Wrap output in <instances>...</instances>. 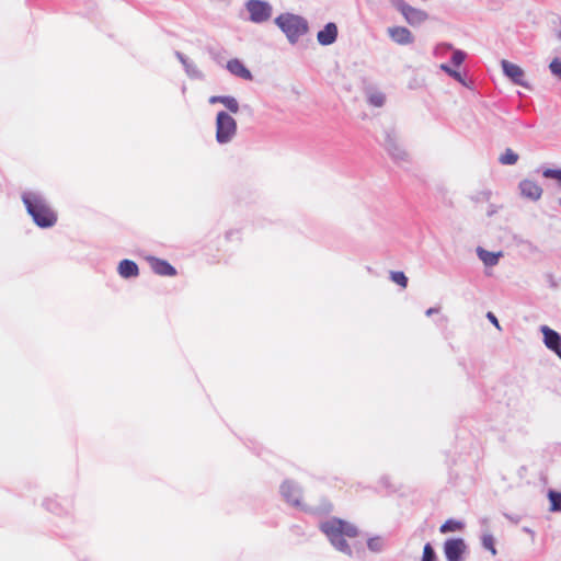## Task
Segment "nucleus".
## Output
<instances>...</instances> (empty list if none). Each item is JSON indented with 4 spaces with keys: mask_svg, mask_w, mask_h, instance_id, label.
I'll return each instance as SVG.
<instances>
[{
    "mask_svg": "<svg viewBox=\"0 0 561 561\" xmlns=\"http://www.w3.org/2000/svg\"><path fill=\"white\" fill-rule=\"evenodd\" d=\"M437 312H438V309H437V308H428V309L426 310L425 314H426L427 317H430V316H432V314H434V313H437Z\"/></svg>",
    "mask_w": 561,
    "mask_h": 561,
    "instance_id": "c9c22d12",
    "label": "nucleus"
},
{
    "mask_svg": "<svg viewBox=\"0 0 561 561\" xmlns=\"http://www.w3.org/2000/svg\"><path fill=\"white\" fill-rule=\"evenodd\" d=\"M249 20L256 24L267 22L273 13V7L263 0H248L244 4Z\"/></svg>",
    "mask_w": 561,
    "mask_h": 561,
    "instance_id": "423d86ee",
    "label": "nucleus"
},
{
    "mask_svg": "<svg viewBox=\"0 0 561 561\" xmlns=\"http://www.w3.org/2000/svg\"><path fill=\"white\" fill-rule=\"evenodd\" d=\"M503 73L514 83L524 88H528V83L525 80L524 70L516 64L503 59L501 61Z\"/></svg>",
    "mask_w": 561,
    "mask_h": 561,
    "instance_id": "9d476101",
    "label": "nucleus"
},
{
    "mask_svg": "<svg viewBox=\"0 0 561 561\" xmlns=\"http://www.w3.org/2000/svg\"><path fill=\"white\" fill-rule=\"evenodd\" d=\"M44 507L58 516L69 515L71 513V507L69 505H64L58 499L48 497L43 502Z\"/></svg>",
    "mask_w": 561,
    "mask_h": 561,
    "instance_id": "a211bd4d",
    "label": "nucleus"
},
{
    "mask_svg": "<svg viewBox=\"0 0 561 561\" xmlns=\"http://www.w3.org/2000/svg\"><path fill=\"white\" fill-rule=\"evenodd\" d=\"M477 255L485 266H495L499 263L502 252H491L481 247L477 248Z\"/></svg>",
    "mask_w": 561,
    "mask_h": 561,
    "instance_id": "aec40b11",
    "label": "nucleus"
},
{
    "mask_svg": "<svg viewBox=\"0 0 561 561\" xmlns=\"http://www.w3.org/2000/svg\"><path fill=\"white\" fill-rule=\"evenodd\" d=\"M558 38L561 41V31L558 33Z\"/></svg>",
    "mask_w": 561,
    "mask_h": 561,
    "instance_id": "58836bf2",
    "label": "nucleus"
},
{
    "mask_svg": "<svg viewBox=\"0 0 561 561\" xmlns=\"http://www.w3.org/2000/svg\"><path fill=\"white\" fill-rule=\"evenodd\" d=\"M467 546L461 538H450L444 543V553L447 561H461Z\"/></svg>",
    "mask_w": 561,
    "mask_h": 561,
    "instance_id": "1a4fd4ad",
    "label": "nucleus"
},
{
    "mask_svg": "<svg viewBox=\"0 0 561 561\" xmlns=\"http://www.w3.org/2000/svg\"><path fill=\"white\" fill-rule=\"evenodd\" d=\"M210 104L221 103L229 112L237 114L240 110L236 98L231 95H213L209 98Z\"/></svg>",
    "mask_w": 561,
    "mask_h": 561,
    "instance_id": "6ab92c4d",
    "label": "nucleus"
},
{
    "mask_svg": "<svg viewBox=\"0 0 561 561\" xmlns=\"http://www.w3.org/2000/svg\"><path fill=\"white\" fill-rule=\"evenodd\" d=\"M274 23L285 34L288 43L291 45L297 44L300 37L309 31L308 21L304 16L289 12L279 14L274 20Z\"/></svg>",
    "mask_w": 561,
    "mask_h": 561,
    "instance_id": "7ed1b4c3",
    "label": "nucleus"
},
{
    "mask_svg": "<svg viewBox=\"0 0 561 561\" xmlns=\"http://www.w3.org/2000/svg\"><path fill=\"white\" fill-rule=\"evenodd\" d=\"M147 261H148L151 270L153 271V273L157 274V275L169 276V277H172V276L176 275L175 267H173L165 260L158 259V257H154V256H149L147 259Z\"/></svg>",
    "mask_w": 561,
    "mask_h": 561,
    "instance_id": "ddd939ff",
    "label": "nucleus"
},
{
    "mask_svg": "<svg viewBox=\"0 0 561 561\" xmlns=\"http://www.w3.org/2000/svg\"><path fill=\"white\" fill-rule=\"evenodd\" d=\"M237 135L236 119L225 111L216 116V141L219 145L230 144Z\"/></svg>",
    "mask_w": 561,
    "mask_h": 561,
    "instance_id": "20e7f679",
    "label": "nucleus"
},
{
    "mask_svg": "<svg viewBox=\"0 0 561 561\" xmlns=\"http://www.w3.org/2000/svg\"><path fill=\"white\" fill-rule=\"evenodd\" d=\"M399 139L397 137V134L392 129H386L383 131V139H382V146L385 149L389 152L392 150L396 146H398Z\"/></svg>",
    "mask_w": 561,
    "mask_h": 561,
    "instance_id": "5701e85b",
    "label": "nucleus"
},
{
    "mask_svg": "<svg viewBox=\"0 0 561 561\" xmlns=\"http://www.w3.org/2000/svg\"><path fill=\"white\" fill-rule=\"evenodd\" d=\"M466 58V53L460 49H453L451 62L458 67Z\"/></svg>",
    "mask_w": 561,
    "mask_h": 561,
    "instance_id": "473e14b6",
    "label": "nucleus"
},
{
    "mask_svg": "<svg viewBox=\"0 0 561 561\" xmlns=\"http://www.w3.org/2000/svg\"><path fill=\"white\" fill-rule=\"evenodd\" d=\"M486 318L491 321V323H493L499 330H501V327H500V323H499V320L492 313V312H488L486 314Z\"/></svg>",
    "mask_w": 561,
    "mask_h": 561,
    "instance_id": "f704fd0d",
    "label": "nucleus"
},
{
    "mask_svg": "<svg viewBox=\"0 0 561 561\" xmlns=\"http://www.w3.org/2000/svg\"><path fill=\"white\" fill-rule=\"evenodd\" d=\"M482 547L486 550H489L492 556H495L497 553L494 542V537L491 534H484L481 538Z\"/></svg>",
    "mask_w": 561,
    "mask_h": 561,
    "instance_id": "bb28decb",
    "label": "nucleus"
},
{
    "mask_svg": "<svg viewBox=\"0 0 561 561\" xmlns=\"http://www.w3.org/2000/svg\"><path fill=\"white\" fill-rule=\"evenodd\" d=\"M421 561H436V553L431 543L424 546Z\"/></svg>",
    "mask_w": 561,
    "mask_h": 561,
    "instance_id": "2f4dec72",
    "label": "nucleus"
},
{
    "mask_svg": "<svg viewBox=\"0 0 561 561\" xmlns=\"http://www.w3.org/2000/svg\"><path fill=\"white\" fill-rule=\"evenodd\" d=\"M367 102L375 107H381L386 103V95L376 88H367L365 91Z\"/></svg>",
    "mask_w": 561,
    "mask_h": 561,
    "instance_id": "412c9836",
    "label": "nucleus"
},
{
    "mask_svg": "<svg viewBox=\"0 0 561 561\" xmlns=\"http://www.w3.org/2000/svg\"><path fill=\"white\" fill-rule=\"evenodd\" d=\"M440 69L445 71L448 76L460 82L462 85H466V81L459 71L451 69L446 64H442Z\"/></svg>",
    "mask_w": 561,
    "mask_h": 561,
    "instance_id": "cd10ccee",
    "label": "nucleus"
},
{
    "mask_svg": "<svg viewBox=\"0 0 561 561\" xmlns=\"http://www.w3.org/2000/svg\"><path fill=\"white\" fill-rule=\"evenodd\" d=\"M320 529L334 549L347 557H353V549L347 539H354L358 536V528L354 524L333 517L321 523Z\"/></svg>",
    "mask_w": 561,
    "mask_h": 561,
    "instance_id": "f257e3e1",
    "label": "nucleus"
},
{
    "mask_svg": "<svg viewBox=\"0 0 561 561\" xmlns=\"http://www.w3.org/2000/svg\"><path fill=\"white\" fill-rule=\"evenodd\" d=\"M394 160L404 161L408 157L405 149L399 144L388 152Z\"/></svg>",
    "mask_w": 561,
    "mask_h": 561,
    "instance_id": "c85d7f7f",
    "label": "nucleus"
},
{
    "mask_svg": "<svg viewBox=\"0 0 561 561\" xmlns=\"http://www.w3.org/2000/svg\"><path fill=\"white\" fill-rule=\"evenodd\" d=\"M540 332L543 335V344L546 347L556 353L561 359V335L548 325H541Z\"/></svg>",
    "mask_w": 561,
    "mask_h": 561,
    "instance_id": "9b49d317",
    "label": "nucleus"
},
{
    "mask_svg": "<svg viewBox=\"0 0 561 561\" xmlns=\"http://www.w3.org/2000/svg\"><path fill=\"white\" fill-rule=\"evenodd\" d=\"M518 154L512 149L507 148L499 158V161L504 165H513L517 162Z\"/></svg>",
    "mask_w": 561,
    "mask_h": 561,
    "instance_id": "393cba45",
    "label": "nucleus"
},
{
    "mask_svg": "<svg viewBox=\"0 0 561 561\" xmlns=\"http://www.w3.org/2000/svg\"><path fill=\"white\" fill-rule=\"evenodd\" d=\"M22 202L27 214L39 228H50L57 222V213L51 207L46 196L35 190L24 191Z\"/></svg>",
    "mask_w": 561,
    "mask_h": 561,
    "instance_id": "f03ea898",
    "label": "nucleus"
},
{
    "mask_svg": "<svg viewBox=\"0 0 561 561\" xmlns=\"http://www.w3.org/2000/svg\"><path fill=\"white\" fill-rule=\"evenodd\" d=\"M390 2L403 15L407 23L412 26L421 25L428 19L427 12L410 5L404 0H390Z\"/></svg>",
    "mask_w": 561,
    "mask_h": 561,
    "instance_id": "39448f33",
    "label": "nucleus"
},
{
    "mask_svg": "<svg viewBox=\"0 0 561 561\" xmlns=\"http://www.w3.org/2000/svg\"><path fill=\"white\" fill-rule=\"evenodd\" d=\"M117 272L123 278H135L139 275V267L136 262L125 259L118 263Z\"/></svg>",
    "mask_w": 561,
    "mask_h": 561,
    "instance_id": "f3484780",
    "label": "nucleus"
},
{
    "mask_svg": "<svg viewBox=\"0 0 561 561\" xmlns=\"http://www.w3.org/2000/svg\"><path fill=\"white\" fill-rule=\"evenodd\" d=\"M437 49L450 50V49H453V46L450 44H443V45L438 46Z\"/></svg>",
    "mask_w": 561,
    "mask_h": 561,
    "instance_id": "e433bc0d",
    "label": "nucleus"
},
{
    "mask_svg": "<svg viewBox=\"0 0 561 561\" xmlns=\"http://www.w3.org/2000/svg\"><path fill=\"white\" fill-rule=\"evenodd\" d=\"M463 528V523L456 519H447L439 528L442 534L459 531Z\"/></svg>",
    "mask_w": 561,
    "mask_h": 561,
    "instance_id": "b1692460",
    "label": "nucleus"
},
{
    "mask_svg": "<svg viewBox=\"0 0 561 561\" xmlns=\"http://www.w3.org/2000/svg\"><path fill=\"white\" fill-rule=\"evenodd\" d=\"M386 546V539L381 536H374L367 540V548L374 553L382 552Z\"/></svg>",
    "mask_w": 561,
    "mask_h": 561,
    "instance_id": "4be33fe9",
    "label": "nucleus"
},
{
    "mask_svg": "<svg viewBox=\"0 0 561 561\" xmlns=\"http://www.w3.org/2000/svg\"><path fill=\"white\" fill-rule=\"evenodd\" d=\"M390 279L401 286L402 288H405L408 285V278L404 275L403 272H391L390 273Z\"/></svg>",
    "mask_w": 561,
    "mask_h": 561,
    "instance_id": "7c9ffc66",
    "label": "nucleus"
},
{
    "mask_svg": "<svg viewBox=\"0 0 561 561\" xmlns=\"http://www.w3.org/2000/svg\"><path fill=\"white\" fill-rule=\"evenodd\" d=\"M542 173V176L546 178V179H552V180H556L559 182L560 186H561V169H543L541 171Z\"/></svg>",
    "mask_w": 561,
    "mask_h": 561,
    "instance_id": "c756f323",
    "label": "nucleus"
},
{
    "mask_svg": "<svg viewBox=\"0 0 561 561\" xmlns=\"http://www.w3.org/2000/svg\"><path fill=\"white\" fill-rule=\"evenodd\" d=\"M388 36L398 45H410L414 42L411 31L404 26H391L387 30Z\"/></svg>",
    "mask_w": 561,
    "mask_h": 561,
    "instance_id": "f8f14e48",
    "label": "nucleus"
},
{
    "mask_svg": "<svg viewBox=\"0 0 561 561\" xmlns=\"http://www.w3.org/2000/svg\"><path fill=\"white\" fill-rule=\"evenodd\" d=\"M559 204H560V206H561V199L559 201Z\"/></svg>",
    "mask_w": 561,
    "mask_h": 561,
    "instance_id": "ea45409f",
    "label": "nucleus"
},
{
    "mask_svg": "<svg viewBox=\"0 0 561 561\" xmlns=\"http://www.w3.org/2000/svg\"><path fill=\"white\" fill-rule=\"evenodd\" d=\"M549 69L552 72V75H554L556 77L561 79V59L560 58H554L550 62Z\"/></svg>",
    "mask_w": 561,
    "mask_h": 561,
    "instance_id": "72a5a7b5",
    "label": "nucleus"
},
{
    "mask_svg": "<svg viewBox=\"0 0 561 561\" xmlns=\"http://www.w3.org/2000/svg\"><path fill=\"white\" fill-rule=\"evenodd\" d=\"M175 56L179 59V61L182 64L185 73L191 79L201 80L204 78L203 72L198 69L195 62L190 60L184 54L180 51H175Z\"/></svg>",
    "mask_w": 561,
    "mask_h": 561,
    "instance_id": "4468645a",
    "label": "nucleus"
},
{
    "mask_svg": "<svg viewBox=\"0 0 561 561\" xmlns=\"http://www.w3.org/2000/svg\"><path fill=\"white\" fill-rule=\"evenodd\" d=\"M548 497L550 501V511L561 512V493L550 490L548 493Z\"/></svg>",
    "mask_w": 561,
    "mask_h": 561,
    "instance_id": "a878e982",
    "label": "nucleus"
},
{
    "mask_svg": "<svg viewBox=\"0 0 561 561\" xmlns=\"http://www.w3.org/2000/svg\"><path fill=\"white\" fill-rule=\"evenodd\" d=\"M324 510L325 511H330L331 510V505H328Z\"/></svg>",
    "mask_w": 561,
    "mask_h": 561,
    "instance_id": "4c0bfd02",
    "label": "nucleus"
},
{
    "mask_svg": "<svg viewBox=\"0 0 561 561\" xmlns=\"http://www.w3.org/2000/svg\"><path fill=\"white\" fill-rule=\"evenodd\" d=\"M280 494L288 504L304 510L302 490L295 481L285 480L280 484Z\"/></svg>",
    "mask_w": 561,
    "mask_h": 561,
    "instance_id": "0eeeda50",
    "label": "nucleus"
},
{
    "mask_svg": "<svg viewBox=\"0 0 561 561\" xmlns=\"http://www.w3.org/2000/svg\"><path fill=\"white\" fill-rule=\"evenodd\" d=\"M337 37V27L334 23L330 22L325 24V26L318 32L317 39L319 44L323 46H329L336 41Z\"/></svg>",
    "mask_w": 561,
    "mask_h": 561,
    "instance_id": "2eb2a0df",
    "label": "nucleus"
},
{
    "mask_svg": "<svg viewBox=\"0 0 561 561\" xmlns=\"http://www.w3.org/2000/svg\"><path fill=\"white\" fill-rule=\"evenodd\" d=\"M226 67H227V70L236 77H239L244 80L252 79V75H251L250 70L243 65V62L241 60H239L237 58L229 60L227 62Z\"/></svg>",
    "mask_w": 561,
    "mask_h": 561,
    "instance_id": "dca6fc26",
    "label": "nucleus"
},
{
    "mask_svg": "<svg viewBox=\"0 0 561 561\" xmlns=\"http://www.w3.org/2000/svg\"><path fill=\"white\" fill-rule=\"evenodd\" d=\"M518 190L522 197L531 202H538L543 194L541 185L533 179H523L518 183Z\"/></svg>",
    "mask_w": 561,
    "mask_h": 561,
    "instance_id": "6e6552de",
    "label": "nucleus"
}]
</instances>
